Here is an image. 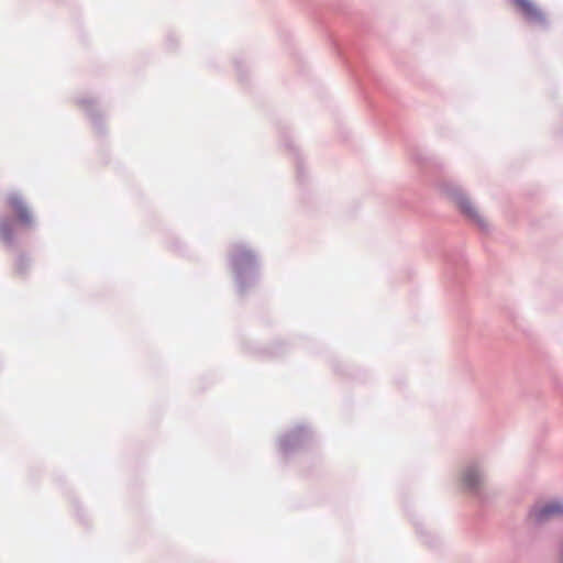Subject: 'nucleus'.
Returning <instances> with one entry per match:
<instances>
[{"label":"nucleus","instance_id":"f257e3e1","mask_svg":"<svg viewBox=\"0 0 563 563\" xmlns=\"http://www.w3.org/2000/svg\"><path fill=\"white\" fill-rule=\"evenodd\" d=\"M7 206L9 210L14 216V221L23 227H29L32 224L33 217L29 209V207L25 205L23 199L16 195L12 194L9 195L7 198Z\"/></svg>","mask_w":563,"mask_h":563},{"label":"nucleus","instance_id":"f03ea898","mask_svg":"<svg viewBox=\"0 0 563 563\" xmlns=\"http://www.w3.org/2000/svg\"><path fill=\"white\" fill-rule=\"evenodd\" d=\"M558 515H563V504L559 501H553L542 507H534L531 511V517L538 522Z\"/></svg>","mask_w":563,"mask_h":563},{"label":"nucleus","instance_id":"7ed1b4c3","mask_svg":"<svg viewBox=\"0 0 563 563\" xmlns=\"http://www.w3.org/2000/svg\"><path fill=\"white\" fill-rule=\"evenodd\" d=\"M523 14L530 22L542 23L544 21L543 13L528 0H516Z\"/></svg>","mask_w":563,"mask_h":563},{"label":"nucleus","instance_id":"20e7f679","mask_svg":"<svg viewBox=\"0 0 563 563\" xmlns=\"http://www.w3.org/2000/svg\"><path fill=\"white\" fill-rule=\"evenodd\" d=\"M457 205H459V208L461 209V211L463 213H465L467 217H470L471 219L476 220V221L479 220V216H478L476 209L472 206V202L467 198L461 197L457 200Z\"/></svg>","mask_w":563,"mask_h":563},{"label":"nucleus","instance_id":"39448f33","mask_svg":"<svg viewBox=\"0 0 563 563\" xmlns=\"http://www.w3.org/2000/svg\"><path fill=\"white\" fill-rule=\"evenodd\" d=\"M462 481L467 488L474 489L478 486L481 477L476 470L470 468L464 472Z\"/></svg>","mask_w":563,"mask_h":563},{"label":"nucleus","instance_id":"423d86ee","mask_svg":"<svg viewBox=\"0 0 563 563\" xmlns=\"http://www.w3.org/2000/svg\"><path fill=\"white\" fill-rule=\"evenodd\" d=\"M0 236L4 241H10L11 240V230L9 228L8 221H1L0 222Z\"/></svg>","mask_w":563,"mask_h":563},{"label":"nucleus","instance_id":"0eeeda50","mask_svg":"<svg viewBox=\"0 0 563 563\" xmlns=\"http://www.w3.org/2000/svg\"><path fill=\"white\" fill-rule=\"evenodd\" d=\"M252 257H253V256H252V254H251L250 252H243V253H241V254H236V255L234 256V263H235V265H238V266H239V265H241V264H242L243 260H245V261H251V260H252Z\"/></svg>","mask_w":563,"mask_h":563}]
</instances>
